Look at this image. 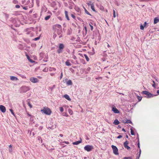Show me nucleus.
<instances>
[{
    "instance_id": "nucleus-12",
    "label": "nucleus",
    "mask_w": 159,
    "mask_h": 159,
    "mask_svg": "<svg viewBox=\"0 0 159 159\" xmlns=\"http://www.w3.org/2000/svg\"><path fill=\"white\" fill-rule=\"evenodd\" d=\"M159 21V19L158 17H156L154 18V23L157 24Z\"/></svg>"
},
{
    "instance_id": "nucleus-64",
    "label": "nucleus",
    "mask_w": 159,
    "mask_h": 159,
    "mask_svg": "<svg viewBox=\"0 0 159 159\" xmlns=\"http://www.w3.org/2000/svg\"><path fill=\"white\" fill-rule=\"evenodd\" d=\"M108 73L110 74V72H108Z\"/></svg>"
},
{
    "instance_id": "nucleus-33",
    "label": "nucleus",
    "mask_w": 159,
    "mask_h": 159,
    "mask_svg": "<svg viewBox=\"0 0 159 159\" xmlns=\"http://www.w3.org/2000/svg\"><path fill=\"white\" fill-rule=\"evenodd\" d=\"M113 17H114L115 18L116 17V11H115L114 10H113Z\"/></svg>"
},
{
    "instance_id": "nucleus-25",
    "label": "nucleus",
    "mask_w": 159,
    "mask_h": 159,
    "mask_svg": "<svg viewBox=\"0 0 159 159\" xmlns=\"http://www.w3.org/2000/svg\"><path fill=\"white\" fill-rule=\"evenodd\" d=\"M130 133L132 135H134L135 134L133 130L132 129H131Z\"/></svg>"
},
{
    "instance_id": "nucleus-62",
    "label": "nucleus",
    "mask_w": 159,
    "mask_h": 159,
    "mask_svg": "<svg viewBox=\"0 0 159 159\" xmlns=\"http://www.w3.org/2000/svg\"><path fill=\"white\" fill-rule=\"evenodd\" d=\"M61 36H59V38H61Z\"/></svg>"
},
{
    "instance_id": "nucleus-51",
    "label": "nucleus",
    "mask_w": 159,
    "mask_h": 159,
    "mask_svg": "<svg viewBox=\"0 0 159 159\" xmlns=\"http://www.w3.org/2000/svg\"><path fill=\"white\" fill-rule=\"evenodd\" d=\"M59 136H60V137H63V134H60Z\"/></svg>"
},
{
    "instance_id": "nucleus-21",
    "label": "nucleus",
    "mask_w": 159,
    "mask_h": 159,
    "mask_svg": "<svg viewBox=\"0 0 159 159\" xmlns=\"http://www.w3.org/2000/svg\"><path fill=\"white\" fill-rule=\"evenodd\" d=\"M84 56L85 58L86 59V61H89V58L88 57V56H87V55L86 54H84Z\"/></svg>"
},
{
    "instance_id": "nucleus-36",
    "label": "nucleus",
    "mask_w": 159,
    "mask_h": 159,
    "mask_svg": "<svg viewBox=\"0 0 159 159\" xmlns=\"http://www.w3.org/2000/svg\"><path fill=\"white\" fill-rule=\"evenodd\" d=\"M123 159H132V158L130 157H125Z\"/></svg>"
},
{
    "instance_id": "nucleus-46",
    "label": "nucleus",
    "mask_w": 159,
    "mask_h": 159,
    "mask_svg": "<svg viewBox=\"0 0 159 159\" xmlns=\"http://www.w3.org/2000/svg\"><path fill=\"white\" fill-rule=\"evenodd\" d=\"M57 33L58 34H60L61 33V31L59 30H58L57 31Z\"/></svg>"
},
{
    "instance_id": "nucleus-54",
    "label": "nucleus",
    "mask_w": 159,
    "mask_h": 159,
    "mask_svg": "<svg viewBox=\"0 0 159 159\" xmlns=\"http://www.w3.org/2000/svg\"><path fill=\"white\" fill-rule=\"evenodd\" d=\"M69 111L70 113L71 112H72V111H71L70 110H69Z\"/></svg>"
},
{
    "instance_id": "nucleus-2",
    "label": "nucleus",
    "mask_w": 159,
    "mask_h": 159,
    "mask_svg": "<svg viewBox=\"0 0 159 159\" xmlns=\"http://www.w3.org/2000/svg\"><path fill=\"white\" fill-rule=\"evenodd\" d=\"M84 148L85 150L89 152L92 151L93 148V146L92 145H87L84 147Z\"/></svg>"
},
{
    "instance_id": "nucleus-30",
    "label": "nucleus",
    "mask_w": 159,
    "mask_h": 159,
    "mask_svg": "<svg viewBox=\"0 0 159 159\" xmlns=\"http://www.w3.org/2000/svg\"><path fill=\"white\" fill-rule=\"evenodd\" d=\"M144 26H143L142 25H141L140 26V29L141 30H143L144 29Z\"/></svg>"
},
{
    "instance_id": "nucleus-28",
    "label": "nucleus",
    "mask_w": 159,
    "mask_h": 159,
    "mask_svg": "<svg viewBox=\"0 0 159 159\" xmlns=\"http://www.w3.org/2000/svg\"><path fill=\"white\" fill-rule=\"evenodd\" d=\"M62 49L59 48L58 50H57V51L58 53H61L62 52Z\"/></svg>"
},
{
    "instance_id": "nucleus-37",
    "label": "nucleus",
    "mask_w": 159,
    "mask_h": 159,
    "mask_svg": "<svg viewBox=\"0 0 159 159\" xmlns=\"http://www.w3.org/2000/svg\"><path fill=\"white\" fill-rule=\"evenodd\" d=\"M40 39V37H38L36 38H35L34 39V40L35 41H37L39 39Z\"/></svg>"
},
{
    "instance_id": "nucleus-59",
    "label": "nucleus",
    "mask_w": 159,
    "mask_h": 159,
    "mask_svg": "<svg viewBox=\"0 0 159 159\" xmlns=\"http://www.w3.org/2000/svg\"><path fill=\"white\" fill-rule=\"evenodd\" d=\"M126 138H128V136L127 135H126Z\"/></svg>"
},
{
    "instance_id": "nucleus-50",
    "label": "nucleus",
    "mask_w": 159,
    "mask_h": 159,
    "mask_svg": "<svg viewBox=\"0 0 159 159\" xmlns=\"http://www.w3.org/2000/svg\"><path fill=\"white\" fill-rule=\"evenodd\" d=\"M138 148H140V145H139V143H138Z\"/></svg>"
},
{
    "instance_id": "nucleus-35",
    "label": "nucleus",
    "mask_w": 159,
    "mask_h": 159,
    "mask_svg": "<svg viewBox=\"0 0 159 159\" xmlns=\"http://www.w3.org/2000/svg\"><path fill=\"white\" fill-rule=\"evenodd\" d=\"M87 4L88 5H91V4H92L91 2L90 1H89V2L87 3Z\"/></svg>"
},
{
    "instance_id": "nucleus-29",
    "label": "nucleus",
    "mask_w": 159,
    "mask_h": 159,
    "mask_svg": "<svg viewBox=\"0 0 159 159\" xmlns=\"http://www.w3.org/2000/svg\"><path fill=\"white\" fill-rule=\"evenodd\" d=\"M60 110L61 112H62L64 111L63 108L62 107H60Z\"/></svg>"
},
{
    "instance_id": "nucleus-32",
    "label": "nucleus",
    "mask_w": 159,
    "mask_h": 159,
    "mask_svg": "<svg viewBox=\"0 0 159 159\" xmlns=\"http://www.w3.org/2000/svg\"><path fill=\"white\" fill-rule=\"evenodd\" d=\"M9 152L10 153H12V148H9Z\"/></svg>"
},
{
    "instance_id": "nucleus-20",
    "label": "nucleus",
    "mask_w": 159,
    "mask_h": 159,
    "mask_svg": "<svg viewBox=\"0 0 159 159\" xmlns=\"http://www.w3.org/2000/svg\"><path fill=\"white\" fill-rule=\"evenodd\" d=\"M91 7L93 11H96L94 9V5L93 3H92L91 6Z\"/></svg>"
},
{
    "instance_id": "nucleus-47",
    "label": "nucleus",
    "mask_w": 159,
    "mask_h": 159,
    "mask_svg": "<svg viewBox=\"0 0 159 159\" xmlns=\"http://www.w3.org/2000/svg\"><path fill=\"white\" fill-rule=\"evenodd\" d=\"M63 143H64L66 144H69V142L68 141H64Z\"/></svg>"
},
{
    "instance_id": "nucleus-5",
    "label": "nucleus",
    "mask_w": 159,
    "mask_h": 159,
    "mask_svg": "<svg viewBox=\"0 0 159 159\" xmlns=\"http://www.w3.org/2000/svg\"><path fill=\"white\" fill-rule=\"evenodd\" d=\"M142 93L148 96V98H150L153 97L154 95L147 91H143Z\"/></svg>"
},
{
    "instance_id": "nucleus-43",
    "label": "nucleus",
    "mask_w": 159,
    "mask_h": 159,
    "mask_svg": "<svg viewBox=\"0 0 159 159\" xmlns=\"http://www.w3.org/2000/svg\"><path fill=\"white\" fill-rule=\"evenodd\" d=\"M141 150L140 149L139 152V156L138 158H139V157L140 154H141Z\"/></svg>"
},
{
    "instance_id": "nucleus-63",
    "label": "nucleus",
    "mask_w": 159,
    "mask_h": 159,
    "mask_svg": "<svg viewBox=\"0 0 159 159\" xmlns=\"http://www.w3.org/2000/svg\"><path fill=\"white\" fill-rule=\"evenodd\" d=\"M121 94H122V95H124V94H123V93H121Z\"/></svg>"
},
{
    "instance_id": "nucleus-40",
    "label": "nucleus",
    "mask_w": 159,
    "mask_h": 159,
    "mask_svg": "<svg viewBox=\"0 0 159 159\" xmlns=\"http://www.w3.org/2000/svg\"><path fill=\"white\" fill-rule=\"evenodd\" d=\"M138 99L139 100V101H140L141 100V99H142V98L141 97H140L139 96H138Z\"/></svg>"
},
{
    "instance_id": "nucleus-52",
    "label": "nucleus",
    "mask_w": 159,
    "mask_h": 159,
    "mask_svg": "<svg viewBox=\"0 0 159 159\" xmlns=\"http://www.w3.org/2000/svg\"><path fill=\"white\" fill-rule=\"evenodd\" d=\"M23 8L25 10H26L27 9V7H23Z\"/></svg>"
},
{
    "instance_id": "nucleus-42",
    "label": "nucleus",
    "mask_w": 159,
    "mask_h": 159,
    "mask_svg": "<svg viewBox=\"0 0 159 159\" xmlns=\"http://www.w3.org/2000/svg\"><path fill=\"white\" fill-rule=\"evenodd\" d=\"M71 16L74 19H75V16L74 15H73V14H71Z\"/></svg>"
},
{
    "instance_id": "nucleus-8",
    "label": "nucleus",
    "mask_w": 159,
    "mask_h": 159,
    "mask_svg": "<svg viewBox=\"0 0 159 159\" xmlns=\"http://www.w3.org/2000/svg\"><path fill=\"white\" fill-rule=\"evenodd\" d=\"M112 110L115 113H120L119 111L115 107H112Z\"/></svg>"
},
{
    "instance_id": "nucleus-24",
    "label": "nucleus",
    "mask_w": 159,
    "mask_h": 159,
    "mask_svg": "<svg viewBox=\"0 0 159 159\" xmlns=\"http://www.w3.org/2000/svg\"><path fill=\"white\" fill-rule=\"evenodd\" d=\"M85 13L87 14L88 15H89L90 16H92V15L86 9H85Z\"/></svg>"
},
{
    "instance_id": "nucleus-15",
    "label": "nucleus",
    "mask_w": 159,
    "mask_h": 159,
    "mask_svg": "<svg viewBox=\"0 0 159 159\" xmlns=\"http://www.w3.org/2000/svg\"><path fill=\"white\" fill-rule=\"evenodd\" d=\"M113 123L115 125H117L120 123V122L117 119H116L114 121Z\"/></svg>"
},
{
    "instance_id": "nucleus-55",
    "label": "nucleus",
    "mask_w": 159,
    "mask_h": 159,
    "mask_svg": "<svg viewBox=\"0 0 159 159\" xmlns=\"http://www.w3.org/2000/svg\"><path fill=\"white\" fill-rule=\"evenodd\" d=\"M84 29L86 31H87V28L86 27H84Z\"/></svg>"
},
{
    "instance_id": "nucleus-10",
    "label": "nucleus",
    "mask_w": 159,
    "mask_h": 159,
    "mask_svg": "<svg viewBox=\"0 0 159 159\" xmlns=\"http://www.w3.org/2000/svg\"><path fill=\"white\" fill-rule=\"evenodd\" d=\"M122 122L124 123H131V121L130 120H128L127 119L122 120Z\"/></svg>"
},
{
    "instance_id": "nucleus-3",
    "label": "nucleus",
    "mask_w": 159,
    "mask_h": 159,
    "mask_svg": "<svg viewBox=\"0 0 159 159\" xmlns=\"http://www.w3.org/2000/svg\"><path fill=\"white\" fill-rule=\"evenodd\" d=\"M30 89V88L27 86L22 87L20 88V93H25Z\"/></svg>"
},
{
    "instance_id": "nucleus-38",
    "label": "nucleus",
    "mask_w": 159,
    "mask_h": 159,
    "mask_svg": "<svg viewBox=\"0 0 159 159\" xmlns=\"http://www.w3.org/2000/svg\"><path fill=\"white\" fill-rule=\"evenodd\" d=\"M4 14H5V15L6 18H8L9 17V15L8 14H7L6 13H5Z\"/></svg>"
},
{
    "instance_id": "nucleus-45",
    "label": "nucleus",
    "mask_w": 159,
    "mask_h": 159,
    "mask_svg": "<svg viewBox=\"0 0 159 159\" xmlns=\"http://www.w3.org/2000/svg\"><path fill=\"white\" fill-rule=\"evenodd\" d=\"M62 77H63V74H62V73L61 72V74L60 77V79H61L62 78Z\"/></svg>"
},
{
    "instance_id": "nucleus-61",
    "label": "nucleus",
    "mask_w": 159,
    "mask_h": 159,
    "mask_svg": "<svg viewBox=\"0 0 159 159\" xmlns=\"http://www.w3.org/2000/svg\"><path fill=\"white\" fill-rule=\"evenodd\" d=\"M28 115L30 116V115L29 114H28Z\"/></svg>"
},
{
    "instance_id": "nucleus-34",
    "label": "nucleus",
    "mask_w": 159,
    "mask_h": 159,
    "mask_svg": "<svg viewBox=\"0 0 159 159\" xmlns=\"http://www.w3.org/2000/svg\"><path fill=\"white\" fill-rule=\"evenodd\" d=\"M28 106L30 107V108H32V106L30 102H28Z\"/></svg>"
},
{
    "instance_id": "nucleus-11",
    "label": "nucleus",
    "mask_w": 159,
    "mask_h": 159,
    "mask_svg": "<svg viewBox=\"0 0 159 159\" xmlns=\"http://www.w3.org/2000/svg\"><path fill=\"white\" fill-rule=\"evenodd\" d=\"M81 142H82L81 139L80 138V140L78 141H76L75 142H74L72 143V144L73 145H77L78 144H79V143H81Z\"/></svg>"
},
{
    "instance_id": "nucleus-4",
    "label": "nucleus",
    "mask_w": 159,
    "mask_h": 159,
    "mask_svg": "<svg viewBox=\"0 0 159 159\" xmlns=\"http://www.w3.org/2000/svg\"><path fill=\"white\" fill-rule=\"evenodd\" d=\"M111 147L113 149V153L116 155H118L119 153L118 152V149L115 146L113 145H111Z\"/></svg>"
},
{
    "instance_id": "nucleus-49",
    "label": "nucleus",
    "mask_w": 159,
    "mask_h": 159,
    "mask_svg": "<svg viewBox=\"0 0 159 159\" xmlns=\"http://www.w3.org/2000/svg\"><path fill=\"white\" fill-rule=\"evenodd\" d=\"M146 24H147V23L146 22H145L144 24V26L145 27L146 26Z\"/></svg>"
},
{
    "instance_id": "nucleus-53",
    "label": "nucleus",
    "mask_w": 159,
    "mask_h": 159,
    "mask_svg": "<svg viewBox=\"0 0 159 159\" xmlns=\"http://www.w3.org/2000/svg\"><path fill=\"white\" fill-rule=\"evenodd\" d=\"M122 130L124 131L125 132H126L125 130V129L124 128L122 129Z\"/></svg>"
},
{
    "instance_id": "nucleus-41",
    "label": "nucleus",
    "mask_w": 159,
    "mask_h": 159,
    "mask_svg": "<svg viewBox=\"0 0 159 159\" xmlns=\"http://www.w3.org/2000/svg\"><path fill=\"white\" fill-rule=\"evenodd\" d=\"M89 25L91 27V30H92L93 29V26L92 25H91L90 24H89Z\"/></svg>"
},
{
    "instance_id": "nucleus-31",
    "label": "nucleus",
    "mask_w": 159,
    "mask_h": 159,
    "mask_svg": "<svg viewBox=\"0 0 159 159\" xmlns=\"http://www.w3.org/2000/svg\"><path fill=\"white\" fill-rule=\"evenodd\" d=\"M152 82H153V84H152V86L154 87V88H156V86H155V82H154V81H152Z\"/></svg>"
},
{
    "instance_id": "nucleus-60",
    "label": "nucleus",
    "mask_w": 159,
    "mask_h": 159,
    "mask_svg": "<svg viewBox=\"0 0 159 159\" xmlns=\"http://www.w3.org/2000/svg\"><path fill=\"white\" fill-rule=\"evenodd\" d=\"M75 58H76V57L75 56H74V57H73L74 59H75Z\"/></svg>"
},
{
    "instance_id": "nucleus-56",
    "label": "nucleus",
    "mask_w": 159,
    "mask_h": 159,
    "mask_svg": "<svg viewBox=\"0 0 159 159\" xmlns=\"http://www.w3.org/2000/svg\"><path fill=\"white\" fill-rule=\"evenodd\" d=\"M157 93L158 94H159V90H157Z\"/></svg>"
},
{
    "instance_id": "nucleus-16",
    "label": "nucleus",
    "mask_w": 159,
    "mask_h": 159,
    "mask_svg": "<svg viewBox=\"0 0 159 159\" xmlns=\"http://www.w3.org/2000/svg\"><path fill=\"white\" fill-rule=\"evenodd\" d=\"M65 98L69 101H70L71 99L70 98L69 96L67 94H65L64 95Z\"/></svg>"
},
{
    "instance_id": "nucleus-19",
    "label": "nucleus",
    "mask_w": 159,
    "mask_h": 159,
    "mask_svg": "<svg viewBox=\"0 0 159 159\" xmlns=\"http://www.w3.org/2000/svg\"><path fill=\"white\" fill-rule=\"evenodd\" d=\"M65 13L66 17L67 19L68 20H69L70 19L69 18L68 16V12L66 11H65Z\"/></svg>"
},
{
    "instance_id": "nucleus-1",
    "label": "nucleus",
    "mask_w": 159,
    "mask_h": 159,
    "mask_svg": "<svg viewBox=\"0 0 159 159\" xmlns=\"http://www.w3.org/2000/svg\"><path fill=\"white\" fill-rule=\"evenodd\" d=\"M41 111L42 113L47 115H50L52 112L51 110L48 107L47 108H44L41 110Z\"/></svg>"
},
{
    "instance_id": "nucleus-58",
    "label": "nucleus",
    "mask_w": 159,
    "mask_h": 159,
    "mask_svg": "<svg viewBox=\"0 0 159 159\" xmlns=\"http://www.w3.org/2000/svg\"><path fill=\"white\" fill-rule=\"evenodd\" d=\"M54 74H53V73H51L50 74V75H51V76H53V75Z\"/></svg>"
},
{
    "instance_id": "nucleus-22",
    "label": "nucleus",
    "mask_w": 159,
    "mask_h": 159,
    "mask_svg": "<svg viewBox=\"0 0 159 159\" xmlns=\"http://www.w3.org/2000/svg\"><path fill=\"white\" fill-rule=\"evenodd\" d=\"M65 64H66V65L67 66H70L71 65V64L70 63L69 61L68 60H67V61L66 62H65Z\"/></svg>"
},
{
    "instance_id": "nucleus-18",
    "label": "nucleus",
    "mask_w": 159,
    "mask_h": 159,
    "mask_svg": "<svg viewBox=\"0 0 159 159\" xmlns=\"http://www.w3.org/2000/svg\"><path fill=\"white\" fill-rule=\"evenodd\" d=\"M68 85H71L72 84V82L71 80H69L66 82Z\"/></svg>"
},
{
    "instance_id": "nucleus-48",
    "label": "nucleus",
    "mask_w": 159,
    "mask_h": 159,
    "mask_svg": "<svg viewBox=\"0 0 159 159\" xmlns=\"http://www.w3.org/2000/svg\"><path fill=\"white\" fill-rule=\"evenodd\" d=\"M9 148H12V146L11 145H10L9 146Z\"/></svg>"
},
{
    "instance_id": "nucleus-39",
    "label": "nucleus",
    "mask_w": 159,
    "mask_h": 159,
    "mask_svg": "<svg viewBox=\"0 0 159 159\" xmlns=\"http://www.w3.org/2000/svg\"><path fill=\"white\" fill-rule=\"evenodd\" d=\"M15 7L16 8H19L20 7V6L18 5H16Z\"/></svg>"
},
{
    "instance_id": "nucleus-6",
    "label": "nucleus",
    "mask_w": 159,
    "mask_h": 159,
    "mask_svg": "<svg viewBox=\"0 0 159 159\" xmlns=\"http://www.w3.org/2000/svg\"><path fill=\"white\" fill-rule=\"evenodd\" d=\"M30 80L33 83H35L38 82L39 80L36 78L31 77L30 78Z\"/></svg>"
},
{
    "instance_id": "nucleus-17",
    "label": "nucleus",
    "mask_w": 159,
    "mask_h": 159,
    "mask_svg": "<svg viewBox=\"0 0 159 159\" xmlns=\"http://www.w3.org/2000/svg\"><path fill=\"white\" fill-rule=\"evenodd\" d=\"M27 59L30 62L33 63L34 62V61L31 59H30L29 56L27 54L26 55Z\"/></svg>"
},
{
    "instance_id": "nucleus-44",
    "label": "nucleus",
    "mask_w": 159,
    "mask_h": 159,
    "mask_svg": "<svg viewBox=\"0 0 159 159\" xmlns=\"http://www.w3.org/2000/svg\"><path fill=\"white\" fill-rule=\"evenodd\" d=\"M122 137V136L121 135H119L117 137L118 139H120Z\"/></svg>"
},
{
    "instance_id": "nucleus-27",
    "label": "nucleus",
    "mask_w": 159,
    "mask_h": 159,
    "mask_svg": "<svg viewBox=\"0 0 159 159\" xmlns=\"http://www.w3.org/2000/svg\"><path fill=\"white\" fill-rule=\"evenodd\" d=\"M56 27L59 28V29H61V26L60 25H56Z\"/></svg>"
},
{
    "instance_id": "nucleus-9",
    "label": "nucleus",
    "mask_w": 159,
    "mask_h": 159,
    "mask_svg": "<svg viewBox=\"0 0 159 159\" xmlns=\"http://www.w3.org/2000/svg\"><path fill=\"white\" fill-rule=\"evenodd\" d=\"M0 110L2 112H5L6 111L5 107L2 105H0Z\"/></svg>"
},
{
    "instance_id": "nucleus-57",
    "label": "nucleus",
    "mask_w": 159,
    "mask_h": 159,
    "mask_svg": "<svg viewBox=\"0 0 159 159\" xmlns=\"http://www.w3.org/2000/svg\"><path fill=\"white\" fill-rule=\"evenodd\" d=\"M110 47V45H109V44H107V47H108V48H109V47Z\"/></svg>"
},
{
    "instance_id": "nucleus-7",
    "label": "nucleus",
    "mask_w": 159,
    "mask_h": 159,
    "mask_svg": "<svg viewBox=\"0 0 159 159\" xmlns=\"http://www.w3.org/2000/svg\"><path fill=\"white\" fill-rule=\"evenodd\" d=\"M129 143L127 141H126L124 143V147L127 150H129L130 149V147L128 146Z\"/></svg>"
},
{
    "instance_id": "nucleus-14",
    "label": "nucleus",
    "mask_w": 159,
    "mask_h": 159,
    "mask_svg": "<svg viewBox=\"0 0 159 159\" xmlns=\"http://www.w3.org/2000/svg\"><path fill=\"white\" fill-rule=\"evenodd\" d=\"M64 45L63 44L60 43L59 44V48L62 50L64 48Z\"/></svg>"
},
{
    "instance_id": "nucleus-13",
    "label": "nucleus",
    "mask_w": 159,
    "mask_h": 159,
    "mask_svg": "<svg viewBox=\"0 0 159 159\" xmlns=\"http://www.w3.org/2000/svg\"><path fill=\"white\" fill-rule=\"evenodd\" d=\"M10 80H18V79L16 77L14 76H10Z\"/></svg>"
},
{
    "instance_id": "nucleus-23",
    "label": "nucleus",
    "mask_w": 159,
    "mask_h": 159,
    "mask_svg": "<svg viewBox=\"0 0 159 159\" xmlns=\"http://www.w3.org/2000/svg\"><path fill=\"white\" fill-rule=\"evenodd\" d=\"M51 17V16L50 15H48L46 16L45 18V20H48Z\"/></svg>"
},
{
    "instance_id": "nucleus-26",
    "label": "nucleus",
    "mask_w": 159,
    "mask_h": 159,
    "mask_svg": "<svg viewBox=\"0 0 159 159\" xmlns=\"http://www.w3.org/2000/svg\"><path fill=\"white\" fill-rule=\"evenodd\" d=\"M10 110V111H11V114L14 116H15V114L13 111V110L11 109H9Z\"/></svg>"
}]
</instances>
